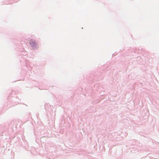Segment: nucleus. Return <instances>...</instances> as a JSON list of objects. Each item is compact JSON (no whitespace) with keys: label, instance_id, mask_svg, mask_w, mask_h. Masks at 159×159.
Here are the masks:
<instances>
[{"label":"nucleus","instance_id":"f257e3e1","mask_svg":"<svg viewBox=\"0 0 159 159\" xmlns=\"http://www.w3.org/2000/svg\"><path fill=\"white\" fill-rule=\"evenodd\" d=\"M30 43L33 48H35L37 46V44L36 43L35 41L33 39L30 40Z\"/></svg>","mask_w":159,"mask_h":159}]
</instances>
